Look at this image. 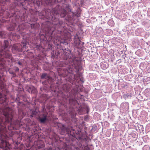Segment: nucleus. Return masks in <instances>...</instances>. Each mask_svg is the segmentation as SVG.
I'll return each instance as SVG.
<instances>
[{
    "label": "nucleus",
    "mask_w": 150,
    "mask_h": 150,
    "mask_svg": "<svg viewBox=\"0 0 150 150\" xmlns=\"http://www.w3.org/2000/svg\"><path fill=\"white\" fill-rule=\"evenodd\" d=\"M2 111L4 118H2L0 117V135L1 139L0 148L3 150H9L11 148V145L3 139L6 137L8 130L15 129L16 126H21L22 125L19 120H13V111L11 108L6 107Z\"/></svg>",
    "instance_id": "obj_1"
},
{
    "label": "nucleus",
    "mask_w": 150,
    "mask_h": 150,
    "mask_svg": "<svg viewBox=\"0 0 150 150\" xmlns=\"http://www.w3.org/2000/svg\"><path fill=\"white\" fill-rule=\"evenodd\" d=\"M8 41L4 40L2 45H0V67L4 68L5 67L6 61L4 58L11 59L12 54L10 50Z\"/></svg>",
    "instance_id": "obj_2"
},
{
    "label": "nucleus",
    "mask_w": 150,
    "mask_h": 150,
    "mask_svg": "<svg viewBox=\"0 0 150 150\" xmlns=\"http://www.w3.org/2000/svg\"><path fill=\"white\" fill-rule=\"evenodd\" d=\"M51 19L52 24L54 26V28H63L64 26V23L63 21L59 20L57 16H59V13H60V16L62 18L64 17L67 15V12L66 10L64 9H62L60 11H59L56 8H54L52 11Z\"/></svg>",
    "instance_id": "obj_3"
},
{
    "label": "nucleus",
    "mask_w": 150,
    "mask_h": 150,
    "mask_svg": "<svg viewBox=\"0 0 150 150\" xmlns=\"http://www.w3.org/2000/svg\"><path fill=\"white\" fill-rule=\"evenodd\" d=\"M66 131L69 135L81 141L86 142L87 139L86 136L81 132L78 131L76 132L75 130L71 127H69L66 129Z\"/></svg>",
    "instance_id": "obj_4"
},
{
    "label": "nucleus",
    "mask_w": 150,
    "mask_h": 150,
    "mask_svg": "<svg viewBox=\"0 0 150 150\" xmlns=\"http://www.w3.org/2000/svg\"><path fill=\"white\" fill-rule=\"evenodd\" d=\"M27 41H22L20 45L19 43H16L14 44L12 47V51L13 53H16V52L21 51V46L22 48H25V51H27L28 50V47L26 46Z\"/></svg>",
    "instance_id": "obj_5"
},
{
    "label": "nucleus",
    "mask_w": 150,
    "mask_h": 150,
    "mask_svg": "<svg viewBox=\"0 0 150 150\" xmlns=\"http://www.w3.org/2000/svg\"><path fill=\"white\" fill-rule=\"evenodd\" d=\"M42 112V114L40 116L38 117V119L41 123H44L48 121V113L46 111L45 108L43 107Z\"/></svg>",
    "instance_id": "obj_6"
},
{
    "label": "nucleus",
    "mask_w": 150,
    "mask_h": 150,
    "mask_svg": "<svg viewBox=\"0 0 150 150\" xmlns=\"http://www.w3.org/2000/svg\"><path fill=\"white\" fill-rule=\"evenodd\" d=\"M74 16L79 17L80 16V14L79 13L76 12L73 13L72 16H70V15H68L67 18H66V20L70 23L72 24L73 22V21H74L73 17Z\"/></svg>",
    "instance_id": "obj_7"
},
{
    "label": "nucleus",
    "mask_w": 150,
    "mask_h": 150,
    "mask_svg": "<svg viewBox=\"0 0 150 150\" xmlns=\"http://www.w3.org/2000/svg\"><path fill=\"white\" fill-rule=\"evenodd\" d=\"M8 102V99L6 95L0 93V103L6 105Z\"/></svg>",
    "instance_id": "obj_8"
},
{
    "label": "nucleus",
    "mask_w": 150,
    "mask_h": 150,
    "mask_svg": "<svg viewBox=\"0 0 150 150\" xmlns=\"http://www.w3.org/2000/svg\"><path fill=\"white\" fill-rule=\"evenodd\" d=\"M88 147L86 145L84 146L81 144L78 145V146L76 147L74 150H89Z\"/></svg>",
    "instance_id": "obj_9"
},
{
    "label": "nucleus",
    "mask_w": 150,
    "mask_h": 150,
    "mask_svg": "<svg viewBox=\"0 0 150 150\" xmlns=\"http://www.w3.org/2000/svg\"><path fill=\"white\" fill-rule=\"evenodd\" d=\"M73 70V68L71 67H70L68 68V70L67 69H63L62 74H64L66 76L67 75L68 73H71Z\"/></svg>",
    "instance_id": "obj_10"
},
{
    "label": "nucleus",
    "mask_w": 150,
    "mask_h": 150,
    "mask_svg": "<svg viewBox=\"0 0 150 150\" xmlns=\"http://www.w3.org/2000/svg\"><path fill=\"white\" fill-rule=\"evenodd\" d=\"M42 79H45L46 80L48 81L52 79L51 77L47 75L46 73H43L41 76Z\"/></svg>",
    "instance_id": "obj_11"
},
{
    "label": "nucleus",
    "mask_w": 150,
    "mask_h": 150,
    "mask_svg": "<svg viewBox=\"0 0 150 150\" xmlns=\"http://www.w3.org/2000/svg\"><path fill=\"white\" fill-rule=\"evenodd\" d=\"M77 79H76V81L80 83H83L84 82V81L83 78L81 77V74L77 75Z\"/></svg>",
    "instance_id": "obj_12"
},
{
    "label": "nucleus",
    "mask_w": 150,
    "mask_h": 150,
    "mask_svg": "<svg viewBox=\"0 0 150 150\" xmlns=\"http://www.w3.org/2000/svg\"><path fill=\"white\" fill-rule=\"evenodd\" d=\"M69 103L71 105H75L76 104L78 103L77 101L75 99L71 98L69 99Z\"/></svg>",
    "instance_id": "obj_13"
},
{
    "label": "nucleus",
    "mask_w": 150,
    "mask_h": 150,
    "mask_svg": "<svg viewBox=\"0 0 150 150\" xmlns=\"http://www.w3.org/2000/svg\"><path fill=\"white\" fill-rule=\"evenodd\" d=\"M121 107L125 110L128 109L129 108V103L128 102L123 103L121 105Z\"/></svg>",
    "instance_id": "obj_14"
},
{
    "label": "nucleus",
    "mask_w": 150,
    "mask_h": 150,
    "mask_svg": "<svg viewBox=\"0 0 150 150\" xmlns=\"http://www.w3.org/2000/svg\"><path fill=\"white\" fill-rule=\"evenodd\" d=\"M16 26V23H13L12 24H11L10 25V26L7 28V30L10 31L13 30L15 28V27Z\"/></svg>",
    "instance_id": "obj_15"
},
{
    "label": "nucleus",
    "mask_w": 150,
    "mask_h": 150,
    "mask_svg": "<svg viewBox=\"0 0 150 150\" xmlns=\"http://www.w3.org/2000/svg\"><path fill=\"white\" fill-rule=\"evenodd\" d=\"M62 88L65 92H67L70 89V87L67 84H65L63 86Z\"/></svg>",
    "instance_id": "obj_16"
},
{
    "label": "nucleus",
    "mask_w": 150,
    "mask_h": 150,
    "mask_svg": "<svg viewBox=\"0 0 150 150\" xmlns=\"http://www.w3.org/2000/svg\"><path fill=\"white\" fill-rule=\"evenodd\" d=\"M74 43L76 44V45L81 47L84 44V43L81 41L78 38V40L74 41Z\"/></svg>",
    "instance_id": "obj_17"
},
{
    "label": "nucleus",
    "mask_w": 150,
    "mask_h": 150,
    "mask_svg": "<svg viewBox=\"0 0 150 150\" xmlns=\"http://www.w3.org/2000/svg\"><path fill=\"white\" fill-rule=\"evenodd\" d=\"M69 114L72 118H74L76 116L75 111L73 110L69 111Z\"/></svg>",
    "instance_id": "obj_18"
},
{
    "label": "nucleus",
    "mask_w": 150,
    "mask_h": 150,
    "mask_svg": "<svg viewBox=\"0 0 150 150\" xmlns=\"http://www.w3.org/2000/svg\"><path fill=\"white\" fill-rule=\"evenodd\" d=\"M24 28H25V26H24V24H20L18 25L17 30L18 31H20L21 30H23ZM20 33L21 34H22L20 32Z\"/></svg>",
    "instance_id": "obj_19"
},
{
    "label": "nucleus",
    "mask_w": 150,
    "mask_h": 150,
    "mask_svg": "<svg viewBox=\"0 0 150 150\" xmlns=\"http://www.w3.org/2000/svg\"><path fill=\"white\" fill-rule=\"evenodd\" d=\"M131 96V93H127L124 94L123 96V98L125 99H126L128 98H129Z\"/></svg>",
    "instance_id": "obj_20"
},
{
    "label": "nucleus",
    "mask_w": 150,
    "mask_h": 150,
    "mask_svg": "<svg viewBox=\"0 0 150 150\" xmlns=\"http://www.w3.org/2000/svg\"><path fill=\"white\" fill-rule=\"evenodd\" d=\"M4 11L2 9L0 11V22L1 21V19L3 18L2 15L3 14Z\"/></svg>",
    "instance_id": "obj_21"
},
{
    "label": "nucleus",
    "mask_w": 150,
    "mask_h": 150,
    "mask_svg": "<svg viewBox=\"0 0 150 150\" xmlns=\"http://www.w3.org/2000/svg\"><path fill=\"white\" fill-rule=\"evenodd\" d=\"M44 10L42 11L41 12H39V16H45V14L44 13Z\"/></svg>",
    "instance_id": "obj_22"
},
{
    "label": "nucleus",
    "mask_w": 150,
    "mask_h": 150,
    "mask_svg": "<svg viewBox=\"0 0 150 150\" xmlns=\"http://www.w3.org/2000/svg\"><path fill=\"white\" fill-rule=\"evenodd\" d=\"M18 113L20 115H22L24 114L23 112L21 109H18Z\"/></svg>",
    "instance_id": "obj_23"
},
{
    "label": "nucleus",
    "mask_w": 150,
    "mask_h": 150,
    "mask_svg": "<svg viewBox=\"0 0 150 150\" xmlns=\"http://www.w3.org/2000/svg\"><path fill=\"white\" fill-rule=\"evenodd\" d=\"M14 70H15V71H19V68L16 67H14Z\"/></svg>",
    "instance_id": "obj_24"
},
{
    "label": "nucleus",
    "mask_w": 150,
    "mask_h": 150,
    "mask_svg": "<svg viewBox=\"0 0 150 150\" xmlns=\"http://www.w3.org/2000/svg\"><path fill=\"white\" fill-rule=\"evenodd\" d=\"M9 73L10 74L13 75L14 76L15 75V74L13 71H9Z\"/></svg>",
    "instance_id": "obj_25"
},
{
    "label": "nucleus",
    "mask_w": 150,
    "mask_h": 150,
    "mask_svg": "<svg viewBox=\"0 0 150 150\" xmlns=\"http://www.w3.org/2000/svg\"><path fill=\"white\" fill-rule=\"evenodd\" d=\"M36 25L35 24H31V27L32 28H35V25Z\"/></svg>",
    "instance_id": "obj_26"
},
{
    "label": "nucleus",
    "mask_w": 150,
    "mask_h": 150,
    "mask_svg": "<svg viewBox=\"0 0 150 150\" xmlns=\"http://www.w3.org/2000/svg\"><path fill=\"white\" fill-rule=\"evenodd\" d=\"M44 150H54L52 149V148L50 147L49 148H45Z\"/></svg>",
    "instance_id": "obj_27"
},
{
    "label": "nucleus",
    "mask_w": 150,
    "mask_h": 150,
    "mask_svg": "<svg viewBox=\"0 0 150 150\" xmlns=\"http://www.w3.org/2000/svg\"><path fill=\"white\" fill-rule=\"evenodd\" d=\"M65 8L68 11H69V10H70L69 7V6L68 5H67L66 7H65Z\"/></svg>",
    "instance_id": "obj_28"
},
{
    "label": "nucleus",
    "mask_w": 150,
    "mask_h": 150,
    "mask_svg": "<svg viewBox=\"0 0 150 150\" xmlns=\"http://www.w3.org/2000/svg\"><path fill=\"white\" fill-rule=\"evenodd\" d=\"M4 33L3 32L0 33V35L2 38H3L4 37Z\"/></svg>",
    "instance_id": "obj_29"
},
{
    "label": "nucleus",
    "mask_w": 150,
    "mask_h": 150,
    "mask_svg": "<svg viewBox=\"0 0 150 150\" xmlns=\"http://www.w3.org/2000/svg\"><path fill=\"white\" fill-rule=\"evenodd\" d=\"M3 5L2 0H0V6H1Z\"/></svg>",
    "instance_id": "obj_30"
},
{
    "label": "nucleus",
    "mask_w": 150,
    "mask_h": 150,
    "mask_svg": "<svg viewBox=\"0 0 150 150\" xmlns=\"http://www.w3.org/2000/svg\"><path fill=\"white\" fill-rule=\"evenodd\" d=\"M18 63L19 65H21L22 64V63L20 61H18Z\"/></svg>",
    "instance_id": "obj_31"
},
{
    "label": "nucleus",
    "mask_w": 150,
    "mask_h": 150,
    "mask_svg": "<svg viewBox=\"0 0 150 150\" xmlns=\"http://www.w3.org/2000/svg\"><path fill=\"white\" fill-rule=\"evenodd\" d=\"M49 29V30H50L51 31H53L54 30H53V29H52V30L51 28V29H50V28H49V29Z\"/></svg>",
    "instance_id": "obj_32"
},
{
    "label": "nucleus",
    "mask_w": 150,
    "mask_h": 150,
    "mask_svg": "<svg viewBox=\"0 0 150 150\" xmlns=\"http://www.w3.org/2000/svg\"><path fill=\"white\" fill-rule=\"evenodd\" d=\"M146 146H144L143 147V149L144 150L146 148Z\"/></svg>",
    "instance_id": "obj_33"
},
{
    "label": "nucleus",
    "mask_w": 150,
    "mask_h": 150,
    "mask_svg": "<svg viewBox=\"0 0 150 150\" xmlns=\"http://www.w3.org/2000/svg\"><path fill=\"white\" fill-rule=\"evenodd\" d=\"M89 111V109H88V108H87V113H88V112Z\"/></svg>",
    "instance_id": "obj_34"
},
{
    "label": "nucleus",
    "mask_w": 150,
    "mask_h": 150,
    "mask_svg": "<svg viewBox=\"0 0 150 150\" xmlns=\"http://www.w3.org/2000/svg\"><path fill=\"white\" fill-rule=\"evenodd\" d=\"M37 48H38L39 47V46H38V45H37Z\"/></svg>",
    "instance_id": "obj_35"
},
{
    "label": "nucleus",
    "mask_w": 150,
    "mask_h": 150,
    "mask_svg": "<svg viewBox=\"0 0 150 150\" xmlns=\"http://www.w3.org/2000/svg\"><path fill=\"white\" fill-rule=\"evenodd\" d=\"M111 21L112 22V23L113 22V21L112 20Z\"/></svg>",
    "instance_id": "obj_36"
},
{
    "label": "nucleus",
    "mask_w": 150,
    "mask_h": 150,
    "mask_svg": "<svg viewBox=\"0 0 150 150\" xmlns=\"http://www.w3.org/2000/svg\"><path fill=\"white\" fill-rule=\"evenodd\" d=\"M87 117H86V119H87Z\"/></svg>",
    "instance_id": "obj_37"
},
{
    "label": "nucleus",
    "mask_w": 150,
    "mask_h": 150,
    "mask_svg": "<svg viewBox=\"0 0 150 150\" xmlns=\"http://www.w3.org/2000/svg\"><path fill=\"white\" fill-rule=\"evenodd\" d=\"M33 115H34V114H35L34 113V112H33Z\"/></svg>",
    "instance_id": "obj_38"
},
{
    "label": "nucleus",
    "mask_w": 150,
    "mask_h": 150,
    "mask_svg": "<svg viewBox=\"0 0 150 150\" xmlns=\"http://www.w3.org/2000/svg\"><path fill=\"white\" fill-rule=\"evenodd\" d=\"M107 68L106 67H105V68Z\"/></svg>",
    "instance_id": "obj_39"
},
{
    "label": "nucleus",
    "mask_w": 150,
    "mask_h": 150,
    "mask_svg": "<svg viewBox=\"0 0 150 150\" xmlns=\"http://www.w3.org/2000/svg\"><path fill=\"white\" fill-rule=\"evenodd\" d=\"M105 65V64H103V65Z\"/></svg>",
    "instance_id": "obj_40"
},
{
    "label": "nucleus",
    "mask_w": 150,
    "mask_h": 150,
    "mask_svg": "<svg viewBox=\"0 0 150 150\" xmlns=\"http://www.w3.org/2000/svg\"><path fill=\"white\" fill-rule=\"evenodd\" d=\"M54 92H55V90L54 91Z\"/></svg>",
    "instance_id": "obj_41"
}]
</instances>
